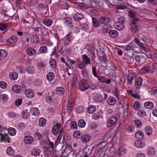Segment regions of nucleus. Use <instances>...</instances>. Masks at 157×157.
Instances as JSON below:
<instances>
[{
    "label": "nucleus",
    "mask_w": 157,
    "mask_h": 157,
    "mask_svg": "<svg viewBox=\"0 0 157 157\" xmlns=\"http://www.w3.org/2000/svg\"><path fill=\"white\" fill-rule=\"evenodd\" d=\"M79 89L82 91H85L89 89H94L88 81L84 79L80 80L78 84Z\"/></svg>",
    "instance_id": "obj_1"
},
{
    "label": "nucleus",
    "mask_w": 157,
    "mask_h": 157,
    "mask_svg": "<svg viewBox=\"0 0 157 157\" xmlns=\"http://www.w3.org/2000/svg\"><path fill=\"white\" fill-rule=\"evenodd\" d=\"M125 21V18L123 17H120L118 19V21L115 22L114 24L115 28L119 30H123L124 28V23Z\"/></svg>",
    "instance_id": "obj_2"
},
{
    "label": "nucleus",
    "mask_w": 157,
    "mask_h": 157,
    "mask_svg": "<svg viewBox=\"0 0 157 157\" xmlns=\"http://www.w3.org/2000/svg\"><path fill=\"white\" fill-rule=\"evenodd\" d=\"M139 21V20L136 18V19L132 20V22L129 23V28L132 33H135L137 32L138 29V26L137 24Z\"/></svg>",
    "instance_id": "obj_3"
},
{
    "label": "nucleus",
    "mask_w": 157,
    "mask_h": 157,
    "mask_svg": "<svg viewBox=\"0 0 157 157\" xmlns=\"http://www.w3.org/2000/svg\"><path fill=\"white\" fill-rule=\"evenodd\" d=\"M117 121V117L115 115L112 116L108 120L107 125L108 127H111L113 126L116 123Z\"/></svg>",
    "instance_id": "obj_4"
},
{
    "label": "nucleus",
    "mask_w": 157,
    "mask_h": 157,
    "mask_svg": "<svg viewBox=\"0 0 157 157\" xmlns=\"http://www.w3.org/2000/svg\"><path fill=\"white\" fill-rule=\"evenodd\" d=\"M71 50L69 46L64 47V49L62 46L61 47L59 52L61 54H65L66 56L70 55L71 52Z\"/></svg>",
    "instance_id": "obj_5"
},
{
    "label": "nucleus",
    "mask_w": 157,
    "mask_h": 157,
    "mask_svg": "<svg viewBox=\"0 0 157 157\" xmlns=\"http://www.w3.org/2000/svg\"><path fill=\"white\" fill-rule=\"evenodd\" d=\"M61 123H57L52 129V133L54 135H56L60 130Z\"/></svg>",
    "instance_id": "obj_6"
},
{
    "label": "nucleus",
    "mask_w": 157,
    "mask_h": 157,
    "mask_svg": "<svg viewBox=\"0 0 157 157\" xmlns=\"http://www.w3.org/2000/svg\"><path fill=\"white\" fill-rule=\"evenodd\" d=\"M99 21L101 23L107 25L109 23L110 19L108 17L102 16L100 18Z\"/></svg>",
    "instance_id": "obj_7"
},
{
    "label": "nucleus",
    "mask_w": 157,
    "mask_h": 157,
    "mask_svg": "<svg viewBox=\"0 0 157 157\" xmlns=\"http://www.w3.org/2000/svg\"><path fill=\"white\" fill-rule=\"evenodd\" d=\"M96 78H98V80L101 82H105L107 84H110L111 82L110 79H107L105 77L100 76H98Z\"/></svg>",
    "instance_id": "obj_8"
},
{
    "label": "nucleus",
    "mask_w": 157,
    "mask_h": 157,
    "mask_svg": "<svg viewBox=\"0 0 157 157\" xmlns=\"http://www.w3.org/2000/svg\"><path fill=\"white\" fill-rule=\"evenodd\" d=\"M25 93L26 97L28 98H32L34 96V91L31 89L25 90Z\"/></svg>",
    "instance_id": "obj_9"
},
{
    "label": "nucleus",
    "mask_w": 157,
    "mask_h": 157,
    "mask_svg": "<svg viewBox=\"0 0 157 157\" xmlns=\"http://www.w3.org/2000/svg\"><path fill=\"white\" fill-rule=\"evenodd\" d=\"M63 21L64 24L68 26L72 25L73 20L71 17L68 16L64 18Z\"/></svg>",
    "instance_id": "obj_10"
},
{
    "label": "nucleus",
    "mask_w": 157,
    "mask_h": 157,
    "mask_svg": "<svg viewBox=\"0 0 157 157\" xmlns=\"http://www.w3.org/2000/svg\"><path fill=\"white\" fill-rule=\"evenodd\" d=\"M33 141L34 140L33 137L30 136H25L24 139V143L27 144H30L32 143Z\"/></svg>",
    "instance_id": "obj_11"
},
{
    "label": "nucleus",
    "mask_w": 157,
    "mask_h": 157,
    "mask_svg": "<svg viewBox=\"0 0 157 157\" xmlns=\"http://www.w3.org/2000/svg\"><path fill=\"white\" fill-rule=\"evenodd\" d=\"M84 18V16L82 14L79 13H75L73 16L74 19L76 21H79Z\"/></svg>",
    "instance_id": "obj_12"
},
{
    "label": "nucleus",
    "mask_w": 157,
    "mask_h": 157,
    "mask_svg": "<svg viewBox=\"0 0 157 157\" xmlns=\"http://www.w3.org/2000/svg\"><path fill=\"white\" fill-rule=\"evenodd\" d=\"M143 79L141 78H137L135 81V87L136 89H140L142 85Z\"/></svg>",
    "instance_id": "obj_13"
},
{
    "label": "nucleus",
    "mask_w": 157,
    "mask_h": 157,
    "mask_svg": "<svg viewBox=\"0 0 157 157\" xmlns=\"http://www.w3.org/2000/svg\"><path fill=\"white\" fill-rule=\"evenodd\" d=\"M64 93V89L62 87L59 86L57 87L56 89L55 94H56L59 95H62Z\"/></svg>",
    "instance_id": "obj_14"
},
{
    "label": "nucleus",
    "mask_w": 157,
    "mask_h": 157,
    "mask_svg": "<svg viewBox=\"0 0 157 157\" xmlns=\"http://www.w3.org/2000/svg\"><path fill=\"white\" fill-rule=\"evenodd\" d=\"M66 37L67 41L69 43H71L74 38L73 33L71 32H69L66 35Z\"/></svg>",
    "instance_id": "obj_15"
},
{
    "label": "nucleus",
    "mask_w": 157,
    "mask_h": 157,
    "mask_svg": "<svg viewBox=\"0 0 157 157\" xmlns=\"http://www.w3.org/2000/svg\"><path fill=\"white\" fill-rule=\"evenodd\" d=\"M17 40V37L14 36L10 37L7 40V43L9 44H11L15 43Z\"/></svg>",
    "instance_id": "obj_16"
},
{
    "label": "nucleus",
    "mask_w": 157,
    "mask_h": 157,
    "mask_svg": "<svg viewBox=\"0 0 157 157\" xmlns=\"http://www.w3.org/2000/svg\"><path fill=\"white\" fill-rule=\"evenodd\" d=\"M11 25V23L10 22L6 23H0V30L2 31L5 30L8 26Z\"/></svg>",
    "instance_id": "obj_17"
},
{
    "label": "nucleus",
    "mask_w": 157,
    "mask_h": 157,
    "mask_svg": "<svg viewBox=\"0 0 157 157\" xmlns=\"http://www.w3.org/2000/svg\"><path fill=\"white\" fill-rule=\"evenodd\" d=\"M82 59L83 60L82 61L87 65L90 64V59L86 54H85L82 55Z\"/></svg>",
    "instance_id": "obj_18"
},
{
    "label": "nucleus",
    "mask_w": 157,
    "mask_h": 157,
    "mask_svg": "<svg viewBox=\"0 0 157 157\" xmlns=\"http://www.w3.org/2000/svg\"><path fill=\"white\" fill-rule=\"evenodd\" d=\"M90 136L87 134L82 135L81 136V140L83 143H86L88 142L90 140Z\"/></svg>",
    "instance_id": "obj_19"
},
{
    "label": "nucleus",
    "mask_w": 157,
    "mask_h": 157,
    "mask_svg": "<svg viewBox=\"0 0 157 157\" xmlns=\"http://www.w3.org/2000/svg\"><path fill=\"white\" fill-rule=\"evenodd\" d=\"M116 99L113 97H110L107 100L108 104L111 105H114L116 104Z\"/></svg>",
    "instance_id": "obj_20"
},
{
    "label": "nucleus",
    "mask_w": 157,
    "mask_h": 157,
    "mask_svg": "<svg viewBox=\"0 0 157 157\" xmlns=\"http://www.w3.org/2000/svg\"><path fill=\"white\" fill-rule=\"evenodd\" d=\"M135 136L138 140H141L144 139V135L142 131H138L136 132Z\"/></svg>",
    "instance_id": "obj_21"
},
{
    "label": "nucleus",
    "mask_w": 157,
    "mask_h": 157,
    "mask_svg": "<svg viewBox=\"0 0 157 157\" xmlns=\"http://www.w3.org/2000/svg\"><path fill=\"white\" fill-rule=\"evenodd\" d=\"M26 52L29 56H33L35 55L36 51L35 49L30 48L26 49Z\"/></svg>",
    "instance_id": "obj_22"
},
{
    "label": "nucleus",
    "mask_w": 157,
    "mask_h": 157,
    "mask_svg": "<svg viewBox=\"0 0 157 157\" xmlns=\"http://www.w3.org/2000/svg\"><path fill=\"white\" fill-rule=\"evenodd\" d=\"M0 136H1V140L5 142H7L10 143V138L8 137V135L7 134L5 135H3L2 134H0Z\"/></svg>",
    "instance_id": "obj_23"
},
{
    "label": "nucleus",
    "mask_w": 157,
    "mask_h": 157,
    "mask_svg": "<svg viewBox=\"0 0 157 157\" xmlns=\"http://www.w3.org/2000/svg\"><path fill=\"white\" fill-rule=\"evenodd\" d=\"M55 77L54 74L52 72L48 73L46 75V78L48 81L52 80Z\"/></svg>",
    "instance_id": "obj_24"
},
{
    "label": "nucleus",
    "mask_w": 157,
    "mask_h": 157,
    "mask_svg": "<svg viewBox=\"0 0 157 157\" xmlns=\"http://www.w3.org/2000/svg\"><path fill=\"white\" fill-rule=\"evenodd\" d=\"M31 113L33 115H38L40 113V111L38 108L36 107L33 108L30 110Z\"/></svg>",
    "instance_id": "obj_25"
},
{
    "label": "nucleus",
    "mask_w": 157,
    "mask_h": 157,
    "mask_svg": "<svg viewBox=\"0 0 157 157\" xmlns=\"http://www.w3.org/2000/svg\"><path fill=\"white\" fill-rule=\"evenodd\" d=\"M135 77V76L134 74H129L128 77L127 82L128 84L129 85L132 84L133 83L132 81L134 80Z\"/></svg>",
    "instance_id": "obj_26"
},
{
    "label": "nucleus",
    "mask_w": 157,
    "mask_h": 157,
    "mask_svg": "<svg viewBox=\"0 0 157 157\" xmlns=\"http://www.w3.org/2000/svg\"><path fill=\"white\" fill-rule=\"evenodd\" d=\"M118 35V33L117 31L110 30L109 33V36L112 38H114L117 37Z\"/></svg>",
    "instance_id": "obj_27"
},
{
    "label": "nucleus",
    "mask_w": 157,
    "mask_h": 157,
    "mask_svg": "<svg viewBox=\"0 0 157 157\" xmlns=\"http://www.w3.org/2000/svg\"><path fill=\"white\" fill-rule=\"evenodd\" d=\"M134 144L138 148H142L145 146V144L143 142H142L141 140L136 141L135 142Z\"/></svg>",
    "instance_id": "obj_28"
},
{
    "label": "nucleus",
    "mask_w": 157,
    "mask_h": 157,
    "mask_svg": "<svg viewBox=\"0 0 157 157\" xmlns=\"http://www.w3.org/2000/svg\"><path fill=\"white\" fill-rule=\"evenodd\" d=\"M145 130L148 136H151L153 133L152 128L150 126H147L145 128Z\"/></svg>",
    "instance_id": "obj_29"
},
{
    "label": "nucleus",
    "mask_w": 157,
    "mask_h": 157,
    "mask_svg": "<svg viewBox=\"0 0 157 157\" xmlns=\"http://www.w3.org/2000/svg\"><path fill=\"white\" fill-rule=\"evenodd\" d=\"M12 90L15 93H19L21 90V87L17 85H14L12 88Z\"/></svg>",
    "instance_id": "obj_30"
},
{
    "label": "nucleus",
    "mask_w": 157,
    "mask_h": 157,
    "mask_svg": "<svg viewBox=\"0 0 157 157\" xmlns=\"http://www.w3.org/2000/svg\"><path fill=\"white\" fill-rule=\"evenodd\" d=\"M144 107L148 109H151L154 107V104L152 102L150 101L145 102L144 104Z\"/></svg>",
    "instance_id": "obj_31"
},
{
    "label": "nucleus",
    "mask_w": 157,
    "mask_h": 157,
    "mask_svg": "<svg viewBox=\"0 0 157 157\" xmlns=\"http://www.w3.org/2000/svg\"><path fill=\"white\" fill-rule=\"evenodd\" d=\"M7 55V52L5 50H0V60L5 58Z\"/></svg>",
    "instance_id": "obj_32"
},
{
    "label": "nucleus",
    "mask_w": 157,
    "mask_h": 157,
    "mask_svg": "<svg viewBox=\"0 0 157 157\" xmlns=\"http://www.w3.org/2000/svg\"><path fill=\"white\" fill-rule=\"evenodd\" d=\"M46 122V121L45 118L41 117L38 120V125L40 127H43L45 125Z\"/></svg>",
    "instance_id": "obj_33"
},
{
    "label": "nucleus",
    "mask_w": 157,
    "mask_h": 157,
    "mask_svg": "<svg viewBox=\"0 0 157 157\" xmlns=\"http://www.w3.org/2000/svg\"><path fill=\"white\" fill-rule=\"evenodd\" d=\"M43 23L45 25L50 26L52 25V21L51 19H47L44 20Z\"/></svg>",
    "instance_id": "obj_34"
},
{
    "label": "nucleus",
    "mask_w": 157,
    "mask_h": 157,
    "mask_svg": "<svg viewBox=\"0 0 157 157\" xmlns=\"http://www.w3.org/2000/svg\"><path fill=\"white\" fill-rule=\"evenodd\" d=\"M40 153V151L38 149L35 148L32 150L31 153L32 155L34 156L39 155Z\"/></svg>",
    "instance_id": "obj_35"
},
{
    "label": "nucleus",
    "mask_w": 157,
    "mask_h": 157,
    "mask_svg": "<svg viewBox=\"0 0 157 157\" xmlns=\"http://www.w3.org/2000/svg\"><path fill=\"white\" fill-rule=\"evenodd\" d=\"M77 8L81 10H85L87 9V6L83 3H77Z\"/></svg>",
    "instance_id": "obj_36"
},
{
    "label": "nucleus",
    "mask_w": 157,
    "mask_h": 157,
    "mask_svg": "<svg viewBox=\"0 0 157 157\" xmlns=\"http://www.w3.org/2000/svg\"><path fill=\"white\" fill-rule=\"evenodd\" d=\"M10 77L11 79L13 80H15L18 77V74L15 72H12L10 73Z\"/></svg>",
    "instance_id": "obj_37"
},
{
    "label": "nucleus",
    "mask_w": 157,
    "mask_h": 157,
    "mask_svg": "<svg viewBox=\"0 0 157 157\" xmlns=\"http://www.w3.org/2000/svg\"><path fill=\"white\" fill-rule=\"evenodd\" d=\"M6 153L9 155L12 156L14 153V151L13 148L11 147H8L6 149Z\"/></svg>",
    "instance_id": "obj_38"
},
{
    "label": "nucleus",
    "mask_w": 157,
    "mask_h": 157,
    "mask_svg": "<svg viewBox=\"0 0 157 157\" xmlns=\"http://www.w3.org/2000/svg\"><path fill=\"white\" fill-rule=\"evenodd\" d=\"M111 28V26L110 25L107 24L103 25L102 27V30L103 32L106 33L108 32L110 28Z\"/></svg>",
    "instance_id": "obj_39"
},
{
    "label": "nucleus",
    "mask_w": 157,
    "mask_h": 157,
    "mask_svg": "<svg viewBox=\"0 0 157 157\" xmlns=\"http://www.w3.org/2000/svg\"><path fill=\"white\" fill-rule=\"evenodd\" d=\"M37 66L38 68L42 69L44 68H46V64L45 63L44 61H40L38 62L37 63Z\"/></svg>",
    "instance_id": "obj_40"
},
{
    "label": "nucleus",
    "mask_w": 157,
    "mask_h": 157,
    "mask_svg": "<svg viewBox=\"0 0 157 157\" xmlns=\"http://www.w3.org/2000/svg\"><path fill=\"white\" fill-rule=\"evenodd\" d=\"M82 135V134L81 132L79 131H76L73 133V136L75 138L78 139L81 138Z\"/></svg>",
    "instance_id": "obj_41"
},
{
    "label": "nucleus",
    "mask_w": 157,
    "mask_h": 157,
    "mask_svg": "<svg viewBox=\"0 0 157 157\" xmlns=\"http://www.w3.org/2000/svg\"><path fill=\"white\" fill-rule=\"evenodd\" d=\"M68 105H67V111L68 113H70L72 110L73 109V101H68Z\"/></svg>",
    "instance_id": "obj_42"
},
{
    "label": "nucleus",
    "mask_w": 157,
    "mask_h": 157,
    "mask_svg": "<svg viewBox=\"0 0 157 157\" xmlns=\"http://www.w3.org/2000/svg\"><path fill=\"white\" fill-rule=\"evenodd\" d=\"M44 152L46 157H49L51 155V149L49 147L45 148Z\"/></svg>",
    "instance_id": "obj_43"
},
{
    "label": "nucleus",
    "mask_w": 157,
    "mask_h": 157,
    "mask_svg": "<svg viewBox=\"0 0 157 157\" xmlns=\"http://www.w3.org/2000/svg\"><path fill=\"white\" fill-rule=\"evenodd\" d=\"M81 73L82 76L84 78H87L88 77L89 72L86 68L82 70Z\"/></svg>",
    "instance_id": "obj_44"
},
{
    "label": "nucleus",
    "mask_w": 157,
    "mask_h": 157,
    "mask_svg": "<svg viewBox=\"0 0 157 157\" xmlns=\"http://www.w3.org/2000/svg\"><path fill=\"white\" fill-rule=\"evenodd\" d=\"M8 117L10 118H15L17 115V114L13 111H10L7 113Z\"/></svg>",
    "instance_id": "obj_45"
},
{
    "label": "nucleus",
    "mask_w": 157,
    "mask_h": 157,
    "mask_svg": "<svg viewBox=\"0 0 157 157\" xmlns=\"http://www.w3.org/2000/svg\"><path fill=\"white\" fill-rule=\"evenodd\" d=\"M39 9L40 11H43L44 13L47 12L46 6L43 3H40L39 6Z\"/></svg>",
    "instance_id": "obj_46"
},
{
    "label": "nucleus",
    "mask_w": 157,
    "mask_h": 157,
    "mask_svg": "<svg viewBox=\"0 0 157 157\" xmlns=\"http://www.w3.org/2000/svg\"><path fill=\"white\" fill-rule=\"evenodd\" d=\"M39 52L41 54L46 53L48 52V48L45 46H41L39 48Z\"/></svg>",
    "instance_id": "obj_47"
},
{
    "label": "nucleus",
    "mask_w": 157,
    "mask_h": 157,
    "mask_svg": "<svg viewBox=\"0 0 157 157\" xmlns=\"http://www.w3.org/2000/svg\"><path fill=\"white\" fill-rule=\"evenodd\" d=\"M49 65L51 68H55L56 67V62L55 60L54 59H51L49 61Z\"/></svg>",
    "instance_id": "obj_48"
},
{
    "label": "nucleus",
    "mask_w": 157,
    "mask_h": 157,
    "mask_svg": "<svg viewBox=\"0 0 157 157\" xmlns=\"http://www.w3.org/2000/svg\"><path fill=\"white\" fill-rule=\"evenodd\" d=\"M92 23L94 27H97L99 25V22L97 18L92 17Z\"/></svg>",
    "instance_id": "obj_49"
},
{
    "label": "nucleus",
    "mask_w": 157,
    "mask_h": 157,
    "mask_svg": "<svg viewBox=\"0 0 157 157\" xmlns=\"http://www.w3.org/2000/svg\"><path fill=\"white\" fill-rule=\"evenodd\" d=\"M26 71L30 74H33L35 71L34 68L33 66H29L27 67Z\"/></svg>",
    "instance_id": "obj_50"
},
{
    "label": "nucleus",
    "mask_w": 157,
    "mask_h": 157,
    "mask_svg": "<svg viewBox=\"0 0 157 157\" xmlns=\"http://www.w3.org/2000/svg\"><path fill=\"white\" fill-rule=\"evenodd\" d=\"M8 132L9 134L11 136H14L16 132L15 129L13 128H10L8 129Z\"/></svg>",
    "instance_id": "obj_51"
},
{
    "label": "nucleus",
    "mask_w": 157,
    "mask_h": 157,
    "mask_svg": "<svg viewBox=\"0 0 157 157\" xmlns=\"http://www.w3.org/2000/svg\"><path fill=\"white\" fill-rule=\"evenodd\" d=\"M78 124L79 127L83 128L86 125V122L83 119H80L78 122Z\"/></svg>",
    "instance_id": "obj_52"
},
{
    "label": "nucleus",
    "mask_w": 157,
    "mask_h": 157,
    "mask_svg": "<svg viewBox=\"0 0 157 157\" xmlns=\"http://www.w3.org/2000/svg\"><path fill=\"white\" fill-rule=\"evenodd\" d=\"M92 151L89 149H85L83 153L84 156L83 157H88L91 153Z\"/></svg>",
    "instance_id": "obj_53"
},
{
    "label": "nucleus",
    "mask_w": 157,
    "mask_h": 157,
    "mask_svg": "<svg viewBox=\"0 0 157 157\" xmlns=\"http://www.w3.org/2000/svg\"><path fill=\"white\" fill-rule=\"evenodd\" d=\"M85 110L84 108L82 106L77 107L75 109L76 111L78 113H81L83 112Z\"/></svg>",
    "instance_id": "obj_54"
},
{
    "label": "nucleus",
    "mask_w": 157,
    "mask_h": 157,
    "mask_svg": "<svg viewBox=\"0 0 157 157\" xmlns=\"http://www.w3.org/2000/svg\"><path fill=\"white\" fill-rule=\"evenodd\" d=\"M29 114L27 110H25L23 111L21 114V117L24 119H27L29 116Z\"/></svg>",
    "instance_id": "obj_55"
},
{
    "label": "nucleus",
    "mask_w": 157,
    "mask_h": 157,
    "mask_svg": "<svg viewBox=\"0 0 157 157\" xmlns=\"http://www.w3.org/2000/svg\"><path fill=\"white\" fill-rule=\"evenodd\" d=\"M133 108L136 110H139L141 108L140 103L138 101L135 102L133 105Z\"/></svg>",
    "instance_id": "obj_56"
},
{
    "label": "nucleus",
    "mask_w": 157,
    "mask_h": 157,
    "mask_svg": "<svg viewBox=\"0 0 157 157\" xmlns=\"http://www.w3.org/2000/svg\"><path fill=\"white\" fill-rule=\"evenodd\" d=\"M150 71V68L148 66H146L141 69V71L143 74H145L149 72Z\"/></svg>",
    "instance_id": "obj_57"
},
{
    "label": "nucleus",
    "mask_w": 157,
    "mask_h": 157,
    "mask_svg": "<svg viewBox=\"0 0 157 157\" xmlns=\"http://www.w3.org/2000/svg\"><path fill=\"white\" fill-rule=\"evenodd\" d=\"M129 16L131 18H133L132 20L135 19H137L139 20V19L137 17L136 14L132 11H129L128 12Z\"/></svg>",
    "instance_id": "obj_58"
},
{
    "label": "nucleus",
    "mask_w": 157,
    "mask_h": 157,
    "mask_svg": "<svg viewBox=\"0 0 157 157\" xmlns=\"http://www.w3.org/2000/svg\"><path fill=\"white\" fill-rule=\"evenodd\" d=\"M96 110V108L94 106H90L87 109L88 113H93Z\"/></svg>",
    "instance_id": "obj_59"
},
{
    "label": "nucleus",
    "mask_w": 157,
    "mask_h": 157,
    "mask_svg": "<svg viewBox=\"0 0 157 157\" xmlns=\"http://www.w3.org/2000/svg\"><path fill=\"white\" fill-rule=\"evenodd\" d=\"M85 48L90 53H92L93 46L92 44H87L86 45Z\"/></svg>",
    "instance_id": "obj_60"
},
{
    "label": "nucleus",
    "mask_w": 157,
    "mask_h": 157,
    "mask_svg": "<svg viewBox=\"0 0 157 157\" xmlns=\"http://www.w3.org/2000/svg\"><path fill=\"white\" fill-rule=\"evenodd\" d=\"M91 15L93 16H97L98 15V11L96 9H92L90 11Z\"/></svg>",
    "instance_id": "obj_61"
},
{
    "label": "nucleus",
    "mask_w": 157,
    "mask_h": 157,
    "mask_svg": "<svg viewBox=\"0 0 157 157\" xmlns=\"http://www.w3.org/2000/svg\"><path fill=\"white\" fill-rule=\"evenodd\" d=\"M137 115L140 117H144L146 115V113L143 110H140L138 112Z\"/></svg>",
    "instance_id": "obj_62"
},
{
    "label": "nucleus",
    "mask_w": 157,
    "mask_h": 157,
    "mask_svg": "<svg viewBox=\"0 0 157 157\" xmlns=\"http://www.w3.org/2000/svg\"><path fill=\"white\" fill-rule=\"evenodd\" d=\"M114 113V110L112 109H109L106 111V114L107 116H110Z\"/></svg>",
    "instance_id": "obj_63"
},
{
    "label": "nucleus",
    "mask_w": 157,
    "mask_h": 157,
    "mask_svg": "<svg viewBox=\"0 0 157 157\" xmlns=\"http://www.w3.org/2000/svg\"><path fill=\"white\" fill-rule=\"evenodd\" d=\"M87 65L86 63L84 62L81 61L78 65V67L80 69L84 68Z\"/></svg>",
    "instance_id": "obj_64"
}]
</instances>
